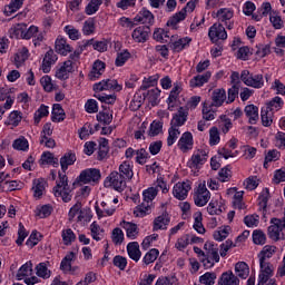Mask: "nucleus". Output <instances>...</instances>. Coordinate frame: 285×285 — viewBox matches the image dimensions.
Wrapping results in <instances>:
<instances>
[{
    "label": "nucleus",
    "mask_w": 285,
    "mask_h": 285,
    "mask_svg": "<svg viewBox=\"0 0 285 285\" xmlns=\"http://www.w3.org/2000/svg\"><path fill=\"white\" fill-rule=\"evenodd\" d=\"M243 157L247 161H250V159H255L257 156V148L250 146V145H244L242 148Z\"/></svg>",
    "instance_id": "e2e57ef3"
},
{
    "label": "nucleus",
    "mask_w": 285,
    "mask_h": 285,
    "mask_svg": "<svg viewBox=\"0 0 285 285\" xmlns=\"http://www.w3.org/2000/svg\"><path fill=\"white\" fill-rule=\"evenodd\" d=\"M30 59V51L26 47H21L13 55L12 63L16 68H23L26 66V61Z\"/></svg>",
    "instance_id": "4be33fe9"
},
{
    "label": "nucleus",
    "mask_w": 285,
    "mask_h": 285,
    "mask_svg": "<svg viewBox=\"0 0 285 285\" xmlns=\"http://www.w3.org/2000/svg\"><path fill=\"white\" fill-rule=\"evenodd\" d=\"M179 135H181L179 127L170 125L168 128L167 146H175V142L179 139Z\"/></svg>",
    "instance_id": "a18cd8bd"
},
{
    "label": "nucleus",
    "mask_w": 285,
    "mask_h": 285,
    "mask_svg": "<svg viewBox=\"0 0 285 285\" xmlns=\"http://www.w3.org/2000/svg\"><path fill=\"white\" fill-rule=\"evenodd\" d=\"M51 119L52 121H56L59 124L60 121H63L66 119V112H63V108H61V105L56 104L52 107V112H51Z\"/></svg>",
    "instance_id": "6e6d98bb"
},
{
    "label": "nucleus",
    "mask_w": 285,
    "mask_h": 285,
    "mask_svg": "<svg viewBox=\"0 0 285 285\" xmlns=\"http://www.w3.org/2000/svg\"><path fill=\"white\" fill-rule=\"evenodd\" d=\"M102 3H104V0H89L88 4L85 8L86 14H88L89 17L92 14H97Z\"/></svg>",
    "instance_id": "603ef678"
},
{
    "label": "nucleus",
    "mask_w": 285,
    "mask_h": 285,
    "mask_svg": "<svg viewBox=\"0 0 285 285\" xmlns=\"http://www.w3.org/2000/svg\"><path fill=\"white\" fill-rule=\"evenodd\" d=\"M104 72H106V62H104L101 60H96L92 65L90 72H89V79L91 81H97V79H99V77H101V75H104Z\"/></svg>",
    "instance_id": "a878e982"
},
{
    "label": "nucleus",
    "mask_w": 285,
    "mask_h": 285,
    "mask_svg": "<svg viewBox=\"0 0 285 285\" xmlns=\"http://www.w3.org/2000/svg\"><path fill=\"white\" fill-rule=\"evenodd\" d=\"M273 115L275 114L273 111H269V109L265 108L261 110V119L265 128H268V126L273 125Z\"/></svg>",
    "instance_id": "338daca9"
},
{
    "label": "nucleus",
    "mask_w": 285,
    "mask_h": 285,
    "mask_svg": "<svg viewBox=\"0 0 285 285\" xmlns=\"http://www.w3.org/2000/svg\"><path fill=\"white\" fill-rule=\"evenodd\" d=\"M195 8H197V2L193 0L187 2L186 7L183 10H180L175 16L169 18V20L167 21L168 28H177V23H180V21H184V19H186V14L194 12Z\"/></svg>",
    "instance_id": "0eeeda50"
},
{
    "label": "nucleus",
    "mask_w": 285,
    "mask_h": 285,
    "mask_svg": "<svg viewBox=\"0 0 285 285\" xmlns=\"http://www.w3.org/2000/svg\"><path fill=\"white\" fill-rule=\"evenodd\" d=\"M240 81L248 86L249 88H264V76L263 75H253L248 70H243L240 73Z\"/></svg>",
    "instance_id": "423d86ee"
},
{
    "label": "nucleus",
    "mask_w": 285,
    "mask_h": 285,
    "mask_svg": "<svg viewBox=\"0 0 285 285\" xmlns=\"http://www.w3.org/2000/svg\"><path fill=\"white\" fill-rule=\"evenodd\" d=\"M70 193L71 190L68 186V177L66 175L59 174V181L53 188L55 197H60L62 202L68 203L72 200V195Z\"/></svg>",
    "instance_id": "7ed1b4c3"
},
{
    "label": "nucleus",
    "mask_w": 285,
    "mask_h": 285,
    "mask_svg": "<svg viewBox=\"0 0 285 285\" xmlns=\"http://www.w3.org/2000/svg\"><path fill=\"white\" fill-rule=\"evenodd\" d=\"M208 202H210V191L206 187V183L199 184L194 193V204L203 208Z\"/></svg>",
    "instance_id": "9d476101"
},
{
    "label": "nucleus",
    "mask_w": 285,
    "mask_h": 285,
    "mask_svg": "<svg viewBox=\"0 0 285 285\" xmlns=\"http://www.w3.org/2000/svg\"><path fill=\"white\" fill-rule=\"evenodd\" d=\"M11 39H26V23H18L9 30Z\"/></svg>",
    "instance_id": "a19ab883"
},
{
    "label": "nucleus",
    "mask_w": 285,
    "mask_h": 285,
    "mask_svg": "<svg viewBox=\"0 0 285 285\" xmlns=\"http://www.w3.org/2000/svg\"><path fill=\"white\" fill-rule=\"evenodd\" d=\"M274 11L275 10L273 9V6H271V2H263L257 12L253 14V19L255 21H259L261 19H264V17L272 16Z\"/></svg>",
    "instance_id": "c756f323"
},
{
    "label": "nucleus",
    "mask_w": 285,
    "mask_h": 285,
    "mask_svg": "<svg viewBox=\"0 0 285 285\" xmlns=\"http://www.w3.org/2000/svg\"><path fill=\"white\" fill-rule=\"evenodd\" d=\"M218 285H239V278L232 271L224 272L218 279Z\"/></svg>",
    "instance_id": "f704fd0d"
},
{
    "label": "nucleus",
    "mask_w": 285,
    "mask_h": 285,
    "mask_svg": "<svg viewBox=\"0 0 285 285\" xmlns=\"http://www.w3.org/2000/svg\"><path fill=\"white\" fill-rule=\"evenodd\" d=\"M279 157H282V154L277 149H272L265 155V160H264V168H268V164L271 161H278Z\"/></svg>",
    "instance_id": "774afa93"
},
{
    "label": "nucleus",
    "mask_w": 285,
    "mask_h": 285,
    "mask_svg": "<svg viewBox=\"0 0 285 285\" xmlns=\"http://www.w3.org/2000/svg\"><path fill=\"white\" fill-rule=\"evenodd\" d=\"M194 144L193 134L190 131H185L177 142V147L181 153H188V150H193Z\"/></svg>",
    "instance_id": "412c9836"
},
{
    "label": "nucleus",
    "mask_w": 285,
    "mask_h": 285,
    "mask_svg": "<svg viewBox=\"0 0 285 285\" xmlns=\"http://www.w3.org/2000/svg\"><path fill=\"white\" fill-rule=\"evenodd\" d=\"M13 150H18L20 153H28L30 150V142L26 136H20L12 142Z\"/></svg>",
    "instance_id": "c9c22d12"
},
{
    "label": "nucleus",
    "mask_w": 285,
    "mask_h": 285,
    "mask_svg": "<svg viewBox=\"0 0 285 285\" xmlns=\"http://www.w3.org/2000/svg\"><path fill=\"white\" fill-rule=\"evenodd\" d=\"M267 235L272 242H284L285 240V222L282 218L273 217L269 220L267 228Z\"/></svg>",
    "instance_id": "f257e3e1"
},
{
    "label": "nucleus",
    "mask_w": 285,
    "mask_h": 285,
    "mask_svg": "<svg viewBox=\"0 0 285 285\" xmlns=\"http://www.w3.org/2000/svg\"><path fill=\"white\" fill-rule=\"evenodd\" d=\"M150 214V204L144 203L134 209L135 217H146Z\"/></svg>",
    "instance_id": "69168bd1"
},
{
    "label": "nucleus",
    "mask_w": 285,
    "mask_h": 285,
    "mask_svg": "<svg viewBox=\"0 0 285 285\" xmlns=\"http://www.w3.org/2000/svg\"><path fill=\"white\" fill-rule=\"evenodd\" d=\"M46 179L43 178H37L33 180L32 183V193H33V197L35 199H41V197H43V193H46Z\"/></svg>",
    "instance_id": "7c9ffc66"
},
{
    "label": "nucleus",
    "mask_w": 285,
    "mask_h": 285,
    "mask_svg": "<svg viewBox=\"0 0 285 285\" xmlns=\"http://www.w3.org/2000/svg\"><path fill=\"white\" fill-rule=\"evenodd\" d=\"M282 108H284V99L279 96H276L266 102V109L271 112H279Z\"/></svg>",
    "instance_id": "58836bf2"
},
{
    "label": "nucleus",
    "mask_w": 285,
    "mask_h": 285,
    "mask_svg": "<svg viewBox=\"0 0 285 285\" xmlns=\"http://www.w3.org/2000/svg\"><path fill=\"white\" fill-rule=\"evenodd\" d=\"M158 194L159 189H157V187H148L147 189L142 190V202L151 206Z\"/></svg>",
    "instance_id": "37998d69"
},
{
    "label": "nucleus",
    "mask_w": 285,
    "mask_h": 285,
    "mask_svg": "<svg viewBox=\"0 0 285 285\" xmlns=\"http://www.w3.org/2000/svg\"><path fill=\"white\" fill-rule=\"evenodd\" d=\"M269 21L275 30H282V28H284V20L282 19V14L277 10L272 12V14L269 16Z\"/></svg>",
    "instance_id": "13d9d810"
},
{
    "label": "nucleus",
    "mask_w": 285,
    "mask_h": 285,
    "mask_svg": "<svg viewBox=\"0 0 285 285\" xmlns=\"http://www.w3.org/2000/svg\"><path fill=\"white\" fill-rule=\"evenodd\" d=\"M190 43H193V38L186 36L171 40L169 42V48L173 52H184V50H188V48H190Z\"/></svg>",
    "instance_id": "a211bd4d"
},
{
    "label": "nucleus",
    "mask_w": 285,
    "mask_h": 285,
    "mask_svg": "<svg viewBox=\"0 0 285 285\" xmlns=\"http://www.w3.org/2000/svg\"><path fill=\"white\" fill-rule=\"evenodd\" d=\"M275 275V267L267 261H259V274L257 279V285H267L271 282H275L272 278Z\"/></svg>",
    "instance_id": "f03ea898"
},
{
    "label": "nucleus",
    "mask_w": 285,
    "mask_h": 285,
    "mask_svg": "<svg viewBox=\"0 0 285 285\" xmlns=\"http://www.w3.org/2000/svg\"><path fill=\"white\" fill-rule=\"evenodd\" d=\"M190 181H178L173 187V195L175 199H178L179 202H184L188 197V193H190L191 189Z\"/></svg>",
    "instance_id": "4468645a"
},
{
    "label": "nucleus",
    "mask_w": 285,
    "mask_h": 285,
    "mask_svg": "<svg viewBox=\"0 0 285 285\" xmlns=\"http://www.w3.org/2000/svg\"><path fill=\"white\" fill-rule=\"evenodd\" d=\"M95 210L98 219H104V217H112L117 212V206L112 205V203L101 202L100 206H95Z\"/></svg>",
    "instance_id": "f3484780"
},
{
    "label": "nucleus",
    "mask_w": 285,
    "mask_h": 285,
    "mask_svg": "<svg viewBox=\"0 0 285 285\" xmlns=\"http://www.w3.org/2000/svg\"><path fill=\"white\" fill-rule=\"evenodd\" d=\"M119 173L125 179H132V163H130V160H125L119 166Z\"/></svg>",
    "instance_id": "864d4df0"
},
{
    "label": "nucleus",
    "mask_w": 285,
    "mask_h": 285,
    "mask_svg": "<svg viewBox=\"0 0 285 285\" xmlns=\"http://www.w3.org/2000/svg\"><path fill=\"white\" fill-rule=\"evenodd\" d=\"M21 119H23L21 111L13 110L9 114V117L7 119V126H12L13 128H17V126L21 124Z\"/></svg>",
    "instance_id": "4d7b16f0"
},
{
    "label": "nucleus",
    "mask_w": 285,
    "mask_h": 285,
    "mask_svg": "<svg viewBox=\"0 0 285 285\" xmlns=\"http://www.w3.org/2000/svg\"><path fill=\"white\" fill-rule=\"evenodd\" d=\"M277 253V247L275 245H265L259 253V262H266L267 259H271Z\"/></svg>",
    "instance_id": "de8ad7c7"
},
{
    "label": "nucleus",
    "mask_w": 285,
    "mask_h": 285,
    "mask_svg": "<svg viewBox=\"0 0 285 285\" xmlns=\"http://www.w3.org/2000/svg\"><path fill=\"white\" fill-rule=\"evenodd\" d=\"M227 197H233V206L238 210H244L246 208V203H244V190L238 191L237 187H230L226 191Z\"/></svg>",
    "instance_id": "dca6fc26"
},
{
    "label": "nucleus",
    "mask_w": 285,
    "mask_h": 285,
    "mask_svg": "<svg viewBox=\"0 0 285 285\" xmlns=\"http://www.w3.org/2000/svg\"><path fill=\"white\" fill-rule=\"evenodd\" d=\"M28 277H32V262L24 263L17 273V279L26 282Z\"/></svg>",
    "instance_id": "79ce46f5"
},
{
    "label": "nucleus",
    "mask_w": 285,
    "mask_h": 285,
    "mask_svg": "<svg viewBox=\"0 0 285 285\" xmlns=\"http://www.w3.org/2000/svg\"><path fill=\"white\" fill-rule=\"evenodd\" d=\"M23 1L26 0H11V2L4 7V14L7 17H10V14H14L17 10L21 9V6H23Z\"/></svg>",
    "instance_id": "bf43d9fd"
},
{
    "label": "nucleus",
    "mask_w": 285,
    "mask_h": 285,
    "mask_svg": "<svg viewBox=\"0 0 285 285\" xmlns=\"http://www.w3.org/2000/svg\"><path fill=\"white\" fill-rule=\"evenodd\" d=\"M153 37L155 41H158L159 43H168V39H170V33L164 28H157L155 29Z\"/></svg>",
    "instance_id": "3c124183"
},
{
    "label": "nucleus",
    "mask_w": 285,
    "mask_h": 285,
    "mask_svg": "<svg viewBox=\"0 0 285 285\" xmlns=\"http://www.w3.org/2000/svg\"><path fill=\"white\" fill-rule=\"evenodd\" d=\"M224 210H226V200L222 195L216 194L207 206V213L208 215H222Z\"/></svg>",
    "instance_id": "f8f14e48"
},
{
    "label": "nucleus",
    "mask_w": 285,
    "mask_h": 285,
    "mask_svg": "<svg viewBox=\"0 0 285 285\" xmlns=\"http://www.w3.org/2000/svg\"><path fill=\"white\" fill-rule=\"evenodd\" d=\"M95 92H104L105 90H112L114 92H121L124 85L115 79H105L94 85Z\"/></svg>",
    "instance_id": "1a4fd4ad"
},
{
    "label": "nucleus",
    "mask_w": 285,
    "mask_h": 285,
    "mask_svg": "<svg viewBox=\"0 0 285 285\" xmlns=\"http://www.w3.org/2000/svg\"><path fill=\"white\" fill-rule=\"evenodd\" d=\"M204 248L206 250V256L203 258V265L206 268H213V266L219 262V252L217 250V247H215V244L210 242L205 243Z\"/></svg>",
    "instance_id": "39448f33"
},
{
    "label": "nucleus",
    "mask_w": 285,
    "mask_h": 285,
    "mask_svg": "<svg viewBox=\"0 0 285 285\" xmlns=\"http://www.w3.org/2000/svg\"><path fill=\"white\" fill-rule=\"evenodd\" d=\"M36 217H39L40 219H46V217H50L52 215V206L50 205H38L36 207Z\"/></svg>",
    "instance_id": "5fc2aeb1"
},
{
    "label": "nucleus",
    "mask_w": 285,
    "mask_h": 285,
    "mask_svg": "<svg viewBox=\"0 0 285 285\" xmlns=\"http://www.w3.org/2000/svg\"><path fill=\"white\" fill-rule=\"evenodd\" d=\"M244 112L249 124L255 125L257 121H259V108L257 106L247 105L244 109Z\"/></svg>",
    "instance_id": "473e14b6"
},
{
    "label": "nucleus",
    "mask_w": 285,
    "mask_h": 285,
    "mask_svg": "<svg viewBox=\"0 0 285 285\" xmlns=\"http://www.w3.org/2000/svg\"><path fill=\"white\" fill-rule=\"evenodd\" d=\"M233 17H235V11L232 8H220L216 12V19L224 23L228 30H233L235 22H233Z\"/></svg>",
    "instance_id": "9b49d317"
},
{
    "label": "nucleus",
    "mask_w": 285,
    "mask_h": 285,
    "mask_svg": "<svg viewBox=\"0 0 285 285\" xmlns=\"http://www.w3.org/2000/svg\"><path fill=\"white\" fill-rule=\"evenodd\" d=\"M55 51L62 57H68L72 52V46L68 42V39L63 36H58L55 41Z\"/></svg>",
    "instance_id": "6ab92c4d"
},
{
    "label": "nucleus",
    "mask_w": 285,
    "mask_h": 285,
    "mask_svg": "<svg viewBox=\"0 0 285 285\" xmlns=\"http://www.w3.org/2000/svg\"><path fill=\"white\" fill-rule=\"evenodd\" d=\"M136 23H142L145 26H150L155 21V16L153 12L148 11L147 9L140 10L137 16L134 18Z\"/></svg>",
    "instance_id": "c85d7f7f"
},
{
    "label": "nucleus",
    "mask_w": 285,
    "mask_h": 285,
    "mask_svg": "<svg viewBox=\"0 0 285 285\" xmlns=\"http://www.w3.org/2000/svg\"><path fill=\"white\" fill-rule=\"evenodd\" d=\"M148 159H150V155L145 148H140L136 150V164H139L140 166H144Z\"/></svg>",
    "instance_id": "0e129e2a"
},
{
    "label": "nucleus",
    "mask_w": 285,
    "mask_h": 285,
    "mask_svg": "<svg viewBox=\"0 0 285 285\" xmlns=\"http://www.w3.org/2000/svg\"><path fill=\"white\" fill-rule=\"evenodd\" d=\"M163 130L164 122L159 120H154L149 126L148 135L149 137H157V135H161Z\"/></svg>",
    "instance_id": "680f3d73"
},
{
    "label": "nucleus",
    "mask_w": 285,
    "mask_h": 285,
    "mask_svg": "<svg viewBox=\"0 0 285 285\" xmlns=\"http://www.w3.org/2000/svg\"><path fill=\"white\" fill-rule=\"evenodd\" d=\"M150 37V27L140 26L134 29L131 32V39H134L135 43H146Z\"/></svg>",
    "instance_id": "aec40b11"
},
{
    "label": "nucleus",
    "mask_w": 285,
    "mask_h": 285,
    "mask_svg": "<svg viewBox=\"0 0 285 285\" xmlns=\"http://www.w3.org/2000/svg\"><path fill=\"white\" fill-rule=\"evenodd\" d=\"M208 160V149H197L193 153L190 159L187 161V167L190 170H199Z\"/></svg>",
    "instance_id": "20e7f679"
},
{
    "label": "nucleus",
    "mask_w": 285,
    "mask_h": 285,
    "mask_svg": "<svg viewBox=\"0 0 285 285\" xmlns=\"http://www.w3.org/2000/svg\"><path fill=\"white\" fill-rule=\"evenodd\" d=\"M188 121V108L179 107L177 112L174 114L170 125L181 128Z\"/></svg>",
    "instance_id": "5701e85b"
},
{
    "label": "nucleus",
    "mask_w": 285,
    "mask_h": 285,
    "mask_svg": "<svg viewBox=\"0 0 285 285\" xmlns=\"http://www.w3.org/2000/svg\"><path fill=\"white\" fill-rule=\"evenodd\" d=\"M106 188H114V190H118V193H121L124 188H126V178L117 173L112 171L105 180Z\"/></svg>",
    "instance_id": "6e6552de"
},
{
    "label": "nucleus",
    "mask_w": 285,
    "mask_h": 285,
    "mask_svg": "<svg viewBox=\"0 0 285 285\" xmlns=\"http://www.w3.org/2000/svg\"><path fill=\"white\" fill-rule=\"evenodd\" d=\"M40 166H53V168H57L59 166V158L55 157V154L50 151H45L40 157Z\"/></svg>",
    "instance_id": "72a5a7b5"
},
{
    "label": "nucleus",
    "mask_w": 285,
    "mask_h": 285,
    "mask_svg": "<svg viewBox=\"0 0 285 285\" xmlns=\"http://www.w3.org/2000/svg\"><path fill=\"white\" fill-rule=\"evenodd\" d=\"M90 234L92 239H95V242H101V239L104 238V235H106V230H104L99 224L97 222H94L90 227Z\"/></svg>",
    "instance_id": "09e8293b"
},
{
    "label": "nucleus",
    "mask_w": 285,
    "mask_h": 285,
    "mask_svg": "<svg viewBox=\"0 0 285 285\" xmlns=\"http://www.w3.org/2000/svg\"><path fill=\"white\" fill-rule=\"evenodd\" d=\"M235 273L237 277H240V279H246V277L250 275V267H248L246 262H238L235 265Z\"/></svg>",
    "instance_id": "49530a36"
},
{
    "label": "nucleus",
    "mask_w": 285,
    "mask_h": 285,
    "mask_svg": "<svg viewBox=\"0 0 285 285\" xmlns=\"http://www.w3.org/2000/svg\"><path fill=\"white\" fill-rule=\"evenodd\" d=\"M220 141H222V136L219 134V128L215 126L212 127L209 129V140H208L209 146H219Z\"/></svg>",
    "instance_id": "052dcab7"
},
{
    "label": "nucleus",
    "mask_w": 285,
    "mask_h": 285,
    "mask_svg": "<svg viewBox=\"0 0 285 285\" xmlns=\"http://www.w3.org/2000/svg\"><path fill=\"white\" fill-rule=\"evenodd\" d=\"M179 92H181V85H179V82H175L174 87L169 94V97L167 99L169 110H173V108H175V104L177 102Z\"/></svg>",
    "instance_id": "ea45409f"
},
{
    "label": "nucleus",
    "mask_w": 285,
    "mask_h": 285,
    "mask_svg": "<svg viewBox=\"0 0 285 285\" xmlns=\"http://www.w3.org/2000/svg\"><path fill=\"white\" fill-rule=\"evenodd\" d=\"M120 226L121 228H124V230H126L128 239H137V237H139V227L137 226V224L122 220L120 223Z\"/></svg>",
    "instance_id": "bb28decb"
},
{
    "label": "nucleus",
    "mask_w": 285,
    "mask_h": 285,
    "mask_svg": "<svg viewBox=\"0 0 285 285\" xmlns=\"http://www.w3.org/2000/svg\"><path fill=\"white\" fill-rule=\"evenodd\" d=\"M157 257H159V249L151 248L142 257V264L145 266H150V264H155V262H157Z\"/></svg>",
    "instance_id": "8fccbe9b"
},
{
    "label": "nucleus",
    "mask_w": 285,
    "mask_h": 285,
    "mask_svg": "<svg viewBox=\"0 0 285 285\" xmlns=\"http://www.w3.org/2000/svg\"><path fill=\"white\" fill-rule=\"evenodd\" d=\"M170 224V216L164 213L154 219L153 230H167Z\"/></svg>",
    "instance_id": "cd10ccee"
},
{
    "label": "nucleus",
    "mask_w": 285,
    "mask_h": 285,
    "mask_svg": "<svg viewBox=\"0 0 285 285\" xmlns=\"http://www.w3.org/2000/svg\"><path fill=\"white\" fill-rule=\"evenodd\" d=\"M127 253L134 262L141 259V249H139V243L137 242H131L127 245Z\"/></svg>",
    "instance_id": "4c0bfd02"
},
{
    "label": "nucleus",
    "mask_w": 285,
    "mask_h": 285,
    "mask_svg": "<svg viewBox=\"0 0 285 285\" xmlns=\"http://www.w3.org/2000/svg\"><path fill=\"white\" fill-rule=\"evenodd\" d=\"M230 230H233V228L228 225L220 226L213 234L215 242H224V239L230 235Z\"/></svg>",
    "instance_id": "c03bdc74"
},
{
    "label": "nucleus",
    "mask_w": 285,
    "mask_h": 285,
    "mask_svg": "<svg viewBox=\"0 0 285 285\" xmlns=\"http://www.w3.org/2000/svg\"><path fill=\"white\" fill-rule=\"evenodd\" d=\"M224 101H226V89H215L212 94V106L220 108V106H224Z\"/></svg>",
    "instance_id": "2f4dec72"
},
{
    "label": "nucleus",
    "mask_w": 285,
    "mask_h": 285,
    "mask_svg": "<svg viewBox=\"0 0 285 285\" xmlns=\"http://www.w3.org/2000/svg\"><path fill=\"white\" fill-rule=\"evenodd\" d=\"M210 77H213V72L206 71L203 75H197L189 80L190 88H202L205 83L210 81Z\"/></svg>",
    "instance_id": "393cba45"
},
{
    "label": "nucleus",
    "mask_w": 285,
    "mask_h": 285,
    "mask_svg": "<svg viewBox=\"0 0 285 285\" xmlns=\"http://www.w3.org/2000/svg\"><path fill=\"white\" fill-rule=\"evenodd\" d=\"M208 37L213 43H216V41L228 39V33L224 24L214 23L208 30Z\"/></svg>",
    "instance_id": "2eb2a0df"
},
{
    "label": "nucleus",
    "mask_w": 285,
    "mask_h": 285,
    "mask_svg": "<svg viewBox=\"0 0 285 285\" xmlns=\"http://www.w3.org/2000/svg\"><path fill=\"white\" fill-rule=\"evenodd\" d=\"M72 75V61H65L58 69H56V79H60V81H66V79H70Z\"/></svg>",
    "instance_id": "b1692460"
},
{
    "label": "nucleus",
    "mask_w": 285,
    "mask_h": 285,
    "mask_svg": "<svg viewBox=\"0 0 285 285\" xmlns=\"http://www.w3.org/2000/svg\"><path fill=\"white\" fill-rule=\"evenodd\" d=\"M101 179V171L97 168H88L80 173L77 181L80 184H92Z\"/></svg>",
    "instance_id": "ddd939ff"
},
{
    "label": "nucleus",
    "mask_w": 285,
    "mask_h": 285,
    "mask_svg": "<svg viewBox=\"0 0 285 285\" xmlns=\"http://www.w3.org/2000/svg\"><path fill=\"white\" fill-rule=\"evenodd\" d=\"M194 224L193 228L198 233V235H205L206 234V227H204V216L202 215V212H196L193 215Z\"/></svg>",
    "instance_id": "e433bc0d"
}]
</instances>
